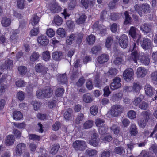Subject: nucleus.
<instances>
[{"label": "nucleus", "instance_id": "obj_1", "mask_svg": "<svg viewBox=\"0 0 157 157\" xmlns=\"http://www.w3.org/2000/svg\"><path fill=\"white\" fill-rule=\"evenodd\" d=\"M53 90L49 86L44 87L43 90H38L36 92V96L37 98H41L42 97L49 98L53 94Z\"/></svg>", "mask_w": 157, "mask_h": 157}, {"label": "nucleus", "instance_id": "obj_2", "mask_svg": "<svg viewBox=\"0 0 157 157\" xmlns=\"http://www.w3.org/2000/svg\"><path fill=\"white\" fill-rule=\"evenodd\" d=\"M138 49V48L136 44L133 43L130 48L129 51L132 52L130 56V60H132L136 63H137V60L140 58V53Z\"/></svg>", "mask_w": 157, "mask_h": 157}, {"label": "nucleus", "instance_id": "obj_3", "mask_svg": "<svg viewBox=\"0 0 157 157\" xmlns=\"http://www.w3.org/2000/svg\"><path fill=\"white\" fill-rule=\"evenodd\" d=\"M135 11L140 16H142L143 13H148L150 8V6L147 4H143L139 5L136 4L134 6Z\"/></svg>", "mask_w": 157, "mask_h": 157}, {"label": "nucleus", "instance_id": "obj_4", "mask_svg": "<svg viewBox=\"0 0 157 157\" xmlns=\"http://www.w3.org/2000/svg\"><path fill=\"white\" fill-rule=\"evenodd\" d=\"M124 110V108L122 105L119 104H116L112 106L111 111H109L108 115H110L112 116L116 117L120 114Z\"/></svg>", "mask_w": 157, "mask_h": 157}, {"label": "nucleus", "instance_id": "obj_5", "mask_svg": "<svg viewBox=\"0 0 157 157\" xmlns=\"http://www.w3.org/2000/svg\"><path fill=\"white\" fill-rule=\"evenodd\" d=\"M74 148L76 151H83L87 147L86 142L82 140H76L73 144Z\"/></svg>", "mask_w": 157, "mask_h": 157}, {"label": "nucleus", "instance_id": "obj_6", "mask_svg": "<svg viewBox=\"0 0 157 157\" xmlns=\"http://www.w3.org/2000/svg\"><path fill=\"white\" fill-rule=\"evenodd\" d=\"M140 44L143 48L145 50H147L151 48L152 44L151 40L148 38H144L141 40Z\"/></svg>", "mask_w": 157, "mask_h": 157}, {"label": "nucleus", "instance_id": "obj_7", "mask_svg": "<svg viewBox=\"0 0 157 157\" xmlns=\"http://www.w3.org/2000/svg\"><path fill=\"white\" fill-rule=\"evenodd\" d=\"M133 75V71L131 68H127L123 73L124 79L127 81L131 80L132 78Z\"/></svg>", "mask_w": 157, "mask_h": 157}, {"label": "nucleus", "instance_id": "obj_8", "mask_svg": "<svg viewBox=\"0 0 157 157\" xmlns=\"http://www.w3.org/2000/svg\"><path fill=\"white\" fill-rule=\"evenodd\" d=\"M118 42L121 48L124 49L126 48L128 43L127 36L125 34L122 35L119 37Z\"/></svg>", "mask_w": 157, "mask_h": 157}, {"label": "nucleus", "instance_id": "obj_9", "mask_svg": "<svg viewBox=\"0 0 157 157\" xmlns=\"http://www.w3.org/2000/svg\"><path fill=\"white\" fill-rule=\"evenodd\" d=\"M153 26L152 23H145L140 26V29L147 34L151 32Z\"/></svg>", "mask_w": 157, "mask_h": 157}, {"label": "nucleus", "instance_id": "obj_10", "mask_svg": "<svg viewBox=\"0 0 157 157\" xmlns=\"http://www.w3.org/2000/svg\"><path fill=\"white\" fill-rule=\"evenodd\" d=\"M99 139L97 134L94 133L92 136L91 138L89 141V144L94 147H98L99 146Z\"/></svg>", "mask_w": 157, "mask_h": 157}, {"label": "nucleus", "instance_id": "obj_11", "mask_svg": "<svg viewBox=\"0 0 157 157\" xmlns=\"http://www.w3.org/2000/svg\"><path fill=\"white\" fill-rule=\"evenodd\" d=\"M113 82L110 85L111 89L114 90L119 88L121 86L120 83L121 81V78L119 77H116L113 79Z\"/></svg>", "mask_w": 157, "mask_h": 157}, {"label": "nucleus", "instance_id": "obj_12", "mask_svg": "<svg viewBox=\"0 0 157 157\" xmlns=\"http://www.w3.org/2000/svg\"><path fill=\"white\" fill-rule=\"evenodd\" d=\"M37 41L38 44L43 46H47L49 43V40L45 36H39L37 38Z\"/></svg>", "mask_w": 157, "mask_h": 157}, {"label": "nucleus", "instance_id": "obj_13", "mask_svg": "<svg viewBox=\"0 0 157 157\" xmlns=\"http://www.w3.org/2000/svg\"><path fill=\"white\" fill-rule=\"evenodd\" d=\"M144 89L145 94L147 96L149 97L151 96L155 93V90L149 84H146L145 86Z\"/></svg>", "mask_w": 157, "mask_h": 157}, {"label": "nucleus", "instance_id": "obj_14", "mask_svg": "<svg viewBox=\"0 0 157 157\" xmlns=\"http://www.w3.org/2000/svg\"><path fill=\"white\" fill-rule=\"evenodd\" d=\"M26 147V144L23 143L18 144L15 148L16 154L18 156L21 155L22 154V151L25 150Z\"/></svg>", "mask_w": 157, "mask_h": 157}, {"label": "nucleus", "instance_id": "obj_15", "mask_svg": "<svg viewBox=\"0 0 157 157\" xmlns=\"http://www.w3.org/2000/svg\"><path fill=\"white\" fill-rule=\"evenodd\" d=\"M35 68L37 72L42 73L43 74H46L48 70L47 67L40 63L37 64L35 66Z\"/></svg>", "mask_w": 157, "mask_h": 157}, {"label": "nucleus", "instance_id": "obj_16", "mask_svg": "<svg viewBox=\"0 0 157 157\" xmlns=\"http://www.w3.org/2000/svg\"><path fill=\"white\" fill-rule=\"evenodd\" d=\"M147 70L144 67H139L137 69L136 74L138 77H144L147 74Z\"/></svg>", "mask_w": 157, "mask_h": 157}, {"label": "nucleus", "instance_id": "obj_17", "mask_svg": "<svg viewBox=\"0 0 157 157\" xmlns=\"http://www.w3.org/2000/svg\"><path fill=\"white\" fill-rule=\"evenodd\" d=\"M14 141L15 139L13 135H8L6 137L5 143L7 146H11L14 144Z\"/></svg>", "mask_w": 157, "mask_h": 157}, {"label": "nucleus", "instance_id": "obj_18", "mask_svg": "<svg viewBox=\"0 0 157 157\" xmlns=\"http://www.w3.org/2000/svg\"><path fill=\"white\" fill-rule=\"evenodd\" d=\"M62 53L61 52L56 51L52 53V57L55 61H60L62 58Z\"/></svg>", "mask_w": 157, "mask_h": 157}, {"label": "nucleus", "instance_id": "obj_19", "mask_svg": "<svg viewBox=\"0 0 157 157\" xmlns=\"http://www.w3.org/2000/svg\"><path fill=\"white\" fill-rule=\"evenodd\" d=\"M50 9L53 13H58L61 11V8L58 3L55 2L51 6Z\"/></svg>", "mask_w": 157, "mask_h": 157}, {"label": "nucleus", "instance_id": "obj_20", "mask_svg": "<svg viewBox=\"0 0 157 157\" xmlns=\"http://www.w3.org/2000/svg\"><path fill=\"white\" fill-rule=\"evenodd\" d=\"M109 59L107 55L105 54H102L98 58L97 60L100 64H103L105 62H107Z\"/></svg>", "mask_w": 157, "mask_h": 157}, {"label": "nucleus", "instance_id": "obj_21", "mask_svg": "<svg viewBox=\"0 0 157 157\" xmlns=\"http://www.w3.org/2000/svg\"><path fill=\"white\" fill-rule=\"evenodd\" d=\"M58 82L60 84H66L67 82V79L65 74L59 75L57 76Z\"/></svg>", "mask_w": 157, "mask_h": 157}, {"label": "nucleus", "instance_id": "obj_22", "mask_svg": "<svg viewBox=\"0 0 157 157\" xmlns=\"http://www.w3.org/2000/svg\"><path fill=\"white\" fill-rule=\"evenodd\" d=\"M11 21L10 18L6 17L2 18L1 21V24L4 27H8L11 24Z\"/></svg>", "mask_w": 157, "mask_h": 157}, {"label": "nucleus", "instance_id": "obj_23", "mask_svg": "<svg viewBox=\"0 0 157 157\" xmlns=\"http://www.w3.org/2000/svg\"><path fill=\"white\" fill-rule=\"evenodd\" d=\"M85 153L86 155L90 157L96 155L98 151L95 149L88 148L86 150Z\"/></svg>", "mask_w": 157, "mask_h": 157}, {"label": "nucleus", "instance_id": "obj_24", "mask_svg": "<svg viewBox=\"0 0 157 157\" xmlns=\"http://www.w3.org/2000/svg\"><path fill=\"white\" fill-rule=\"evenodd\" d=\"M76 36L75 34H72L67 37L66 43L68 45H71L75 39Z\"/></svg>", "mask_w": 157, "mask_h": 157}, {"label": "nucleus", "instance_id": "obj_25", "mask_svg": "<svg viewBox=\"0 0 157 157\" xmlns=\"http://www.w3.org/2000/svg\"><path fill=\"white\" fill-rule=\"evenodd\" d=\"M5 68L11 70L13 67V61L10 59H7L4 63Z\"/></svg>", "mask_w": 157, "mask_h": 157}, {"label": "nucleus", "instance_id": "obj_26", "mask_svg": "<svg viewBox=\"0 0 157 157\" xmlns=\"http://www.w3.org/2000/svg\"><path fill=\"white\" fill-rule=\"evenodd\" d=\"M132 87V91L136 92H139L141 89V86L139 84V82H135L133 83Z\"/></svg>", "mask_w": 157, "mask_h": 157}, {"label": "nucleus", "instance_id": "obj_27", "mask_svg": "<svg viewBox=\"0 0 157 157\" xmlns=\"http://www.w3.org/2000/svg\"><path fill=\"white\" fill-rule=\"evenodd\" d=\"M140 60L144 65H148L150 63V59L148 56L144 55L140 59Z\"/></svg>", "mask_w": 157, "mask_h": 157}, {"label": "nucleus", "instance_id": "obj_28", "mask_svg": "<svg viewBox=\"0 0 157 157\" xmlns=\"http://www.w3.org/2000/svg\"><path fill=\"white\" fill-rule=\"evenodd\" d=\"M40 20V18L36 15L34 14L30 20V23H31L32 25L34 26L38 23Z\"/></svg>", "mask_w": 157, "mask_h": 157}, {"label": "nucleus", "instance_id": "obj_29", "mask_svg": "<svg viewBox=\"0 0 157 157\" xmlns=\"http://www.w3.org/2000/svg\"><path fill=\"white\" fill-rule=\"evenodd\" d=\"M55 23L58 26H60L63 22L62 18L58 15H56L55 16L54 20Z\"/></svg>", "mask_w": 157, "mask_h": 157}, {"label": "nucleus", "instance_id": "obj_30", "mask_svg": "<svg viewBox=\"0 0 157 157\" xmlns=\"http://www.w3.org/2000/svg\"><path fill=\"white\" fill-rule=\"evenodd\" d=\"M83 101L86 103H90L92 101V99L91 95L89 93H87L83 95Z\"/></svg>", "mask_w": 157, "mask_h": 157}, {"label": "nucleus", "instance_id": "obj_31", "mask_svg": "<svg viewBox=\"0 0 157 157\" xmlns=\"http://www.w3.org/2000/svg\"><path fill=\"white\" fill-rule=\"evenodd\" d=\"M118 71L116 68H111L109 69L107 73V75L108 76L112 77L114 76L117 74Z\"/></svg>", "mask_w": 157, "mask_h": 157}, {"label": "nucleus", "instance_id": "obj_32", "mask_svg": "<svg viewBox=\"0 0 157 157\" xmlns=\"http://www.w3.org/2000/svg\"><path fill=\"white\" fill-rule=\"evenodd\" d=\"M40 57V54L36 52H34L31 54L30 59L31 61H35L37 60Z\"/></svg>", "mask_w": 157, "mask_h": 157}, {"label": "nucleus", "instance_id": "obj_33", "mask_svg": "<svg viewBox=\"0 0 157 157\" xmlns=\"http://www.w3.org/2000/svg\"><path fill=\"white\" fill-rule=\"evenodd\" d=\"M59 148L60 146L59 144H54L51 149L50 153L52 155L55 154L57 153Z\"/></svg>", "mask_w": 157, "mask_h": 157}, {"label": "nucleus", "instance_id": "obj_34", "mask_svg": "<svg viewBox=\"0 0 157 157\" xmlns=\"http://www.w3.org/2000/svg\"><path fill=\"white\" fill-rule=\"evenodd\" d=\"M86 40L89 45H92L95 42V36L93 35H90L86 38Z\"/></svg>", "mask_w": 157, "mask_h": 157}, {"label": "nucleus", "instance_id": "obj_35", "mask_svg": "<svg viewBox=\"0 0 157 157\" xmlns=\"http://www.w3.org/2000/svg\"><path fill=\"white\" fill-rule=\"evenodd\" d=\"M22 117L23 115L20 111H15L13 113V118L15 120H20Z\"/></svg>", "mask_w": 157, "mask_h": 157}, {"label": "nucleus", "instance_id": "obj_36", "mask_svg": "<svg viewBox=\"0 0 157 157\" xmlns=\"http://www.w3.org/2000/svg\"><path fill=\"white\" fill-rule=\"evenodd\" d=\"M130 132L132 136H134L136 135L138 132V131L136 125L134 124L131 125L130 129Z\"/></svg>", "mask_w": 157, "mask_h": 157}, {"label": "nucleus", "instance_id": "obj_37", "mask_svg": "<svg viewBox=\"0 0 157 157\" xmlns=\"http://www.w3.org/2000/svg\"><path fill=\"white\" fill-rule=\"evenodd\" d=\"M124 61V59L123 57L117 56L113 61V63L116 65H119L123 63Z\"/></svg>", "mask_w": 157, "mask_h": 157}, {"label": "nucleus", "instance_id": "obj_38", "mask_svg": "<svg viewBox=\"0 0 157 157\" xmlns=\"http://www.w3.org/2000/svg\"><path fill=\"white\" fill-rule=\"evenodd\" d=\"M5 78H1L0 79V83L1 84L0 92L3 93L5 92L7 89V86L6 85L2 83L4 82Z\"/></svg>", "mask_w": 157, "mask_h": 157}, {"label": "nucleus", "instance_id": "obj_39", "mask_svg": "<svg viewBox=\"0 0 157 157\" xmlns=\"http://www.w3.org/2000/svg\"><path fill=\"white\" fill-rule=\"evenodd\" d=\"M144 98V96L142 95H140L139 97L136 98L133 101V104L136 106L138 105Z\"/></svg>", "mask_w": 157, "mask_h": 157}, {"label": "nucleus", "instance_id": "obj_40", "mask_svg": "<svg viewBox=\"0 0 157 157\" xmlns=\"http://www.w3.org/2000/svg\"><path fill=\"white\" fill-rule=\"evenodd\" d=\"M86 18V16L84 14L81 15L78 18H77L76 22L78 24H82L84 23Z\"/></svg>", "mask_w": 157, "mask_h": 157}, {"label": "nucleus", "instance_id": "obj_41", "mask_svg": "<svg viewBox=\"0 0 157 157\" xmlns=\"http://www.w3.org/2000/svg\"><path fill=\"white\" fill-rule=\"evenodd\" d=\"M101 48L99 45H96L93 47L91 48V52L93 54H96L101 52Z\"/></svg>", "mask_w": 157, "mask_h": 157}, {"label": "nucleus", "instance_id": "obj_42", "mask_svg": "<svg viewBox=\"0 0 157 157\" xmlns=\"http://www.w3.org/2000/svg\"><path fill=\"white\" fill-rule=\"evenodd\" d=\"M124 14L125 15V21L124 22V24L125 25H127L129 23L131 22L132 18L130 16L128 12L125 11L124 12Z\"/></svg>", "mask_w": 157, "mask_h": 157}, {"label": "nucleus", "instance_id": "obj_43", "mask_svg": "<svg viewBox=\"0 0 157 157\" xmlns=\"http://www.w3.org/2000/svg\"><path fill=\"white\" fill-rule=\"evenodd\" d=\"M93 121L90 120L86 121L83 125V128L85 129H87L91 128L93 125Z\"/></svg>", "mask_w": 157, "mask_h": 157}, {"label": "nucleus", "instance_id": "obj_44", "mask_svg": "<svg viewBox=\"0 0 157 157\" xmlns=\"http://www.w3.org/2000/svg\"><path fill=\"white\" fill-rule=\"evenodd\" d=\"M110 129L115 134L117 135L119 133L120 128L116 125L115 124H113L111 127Z\"/></svg>", "mask_w": 157, "mask_h": 157}, {"label": "nucleus", "instance_id": "obj_45", "mask_svg": "<svg viewBox=\"0 0 157 157\" xmlns=\"http://www.w3.org/2000/svg\"><path fill=\"white\" fill-rule=\"evenodd\" d=\"M64 92L63 88H57L55 92L56 95L58 97L62 96Z\"/></svg>", "mask_w": 157, "mask_h": 157}, {"label": "nucleus", "instance_id": "obj_46", "mask_svg": "<svg viewBox=\"0 0 157 157\" xmlns=\"http://www.w3.org/2000/svg\"><path fill=\"white\" fill-rule=\"evenodd\" d=\"M72 112V110L71 108H69L65 113L64 117L66 120H69L71 117V114Z\"/></svg>", "mask_w": 157, "mask_h": 157}, {"label": "nucleus", "instance_id": "obj_47", "mask_svg": "<svg viewBox=\"0 0 157 157\" xmlns=\"http://www.w3.org/2000/svg\"><path fill=\"white\" fill-rule=\"evenodd\" d=\"M136 29L132 26L131 27L129 31V34L133 38H135L136 37Z\"/></svg>", "mask_w": 157, "mask_h": 157}, {"label": "nucleus", "instance_id": "obj_48", "mask_svg": "<svg viewBox=\"0 0 157 157\" xmlns=\"http://www.w3.org/2000/svg\"><path fill=\"white\" fill-rule=\"evenodd\" d=\"M18 69L20 74L22 75H24L27 72V68L24 66H21L19 67Z\"/></svg>", "mask_w": 157, "mask_h": 157}, {"label": "nucleus", "instance_id": "obj_49", "mask_svg": "<svg viewBox=\"0 0 157 157\" xmlns=\"http://www.w3.org/2000/svg\"><path fill=\"white\" fill-rule=\"evenodd\" d=\"M42 57L43 59L45 61H48L50 58V54L48 51H46L43 52Z\"/></svg>", "mask_w": 157, "mask_h": 157}, {"label": "nucleus", "instance_id": "obj_50", "mask_svg": "<svg viewBox=\"0 0 157 157\" xmlns=\"http://www.w3.org/2000/svg\"><path fill=\"white\" fill-rule=\"evenodd\" d=\"M147 121V120L142 118L139 120L138 121L139 125L140 127L144 128H145Z\"/></svg>", "mask_w": 157, "mask_h": 157}, {"label": "nucleus", "instance_id": "obj_51", "mask_svg": "<svg viewBox=\"0 0 157 157\" xmlns=\"http://www.w3.org/2000/svg\"><path fill=\"white\" fill-rule=\"evenodd\" d=\"M95 123L96 126L99 128L101 126H104L105 125L104 123V121L100 118L97 119L95 121Z\"/></svg>", "mask_w": 157, "mask_h": 157}, {"label": "nucleus", "instance_id": "obj_52", "mask_svg": "<svg viewBox=\"0 0 157 157\" xmlns=\"http://www.w3.org/2000/svg\"><path fill=\"white\" fill-rule=\"evenodd\" d=\"M113 42V39L111 37H108L106 40L105 42V46L107 48H109L111 47Z\"/></svg>", "mask_w": 157, "mask_h": 157}, {"label": "nucleus", "instance_id": "obj_53", "mask_svg": "<svg viewBox=\"0 0 157 157\" xmlns=\"http://www.w3.org/2000/svg\"><path fill=\"white\" fill-rule=\"evenodd\" d=\"M57 33L61 37H64L66 36L65 31L62 28H60L57 29Z\"/></svg>", "mask_w": 157, "mask_h": 157}, {"label": "nucleus", "instance_id": "obj_54", "mask_svg": "<svg viewBox=\"0 0 157 157\" xmlns=\"http://www.w3.org/2000/svg\"><path fill=\"white\" fill-rule=\"evenodd\" d=\"M127 115L128 117L131 119H134L136 117V113L132 110L129 111Z\"/></svg>", "mask_w": 157, "mask_h": 157}, {"label": "nucleus", "instance_id": "obj_55", "mask_svg": "<svg viewBox=\"0 0 157 157\" xmlns=\"http://www.w3.org/2000/svg\"><path fill=\"white\" fill-rule=\"evenodd\" d=\"M148 104L143 101L139 105V108L142 110H145L148 109Z\"/></svg>", "mask_w": 157, "mask_h": 157}, {"label": "nucleus", "instance_id": "obj_56", "mask_svg": "<svg viewBox=\"0 0 157 157\" xmlns=\"http://www.w3.org/2000/svg\"><path fill=\"white\" fill-rule=\"evenodd\" d=\"M28 137L29 138L34 141H39L40 139V137L34 134H29Z\"/></svg>", "mask_w": 157, "mask_h": 157}, {"label": "nucleus", "instance_id": "obj_57", "mask_svg": "<svg viewBox=\"0 0 157 157\" xmlns=\"http://www.w3.org/2000/svg\"><path fill=\"white\" fill-rule=\"evenodd\" d=\"M90 112L92 115H96L98 113V107L95 105L91 106L90 109Z\"/></svg>", "mask_w": 157, "mask_h": 157}, {"label": "nucleus", "instance_id": "obj_58", "mask_svg": "<svg viewBox=\"0 0 157 157\" xmlns=\"http://www.w3.org/2000/svg\"><path fill=\"white\" fill-rule=\"evenodd\" d=\"M13 133L16 138L20 139L21 136V132L20 131L17 129L13 130Z\"/></svg>", "mask_w": 157, "mask_h": 157}, {"label": "nucleus", "instance_id": "obj_59", "mask_svg": "<svg viewBox=\"0 0 157 157\" xmlns=\"http://www.w3.org/2000/svg\"><path fill=\"white\" fill-rule=\"evenodd\" d=\"M15 85L17 87H24L26 85V82L23 80H20L15 82Z\"/></svg>", "mask_w": 157, "mask_h": 157}, {"label": "nucleus", "instance_id": "obj_60", "mask_svg": "<svg viewBox=\"0 0 157 157\" xmlns=\"http://www.w3.org/2000/svg\"><path fill=\"white\" fill-rule=\"evenodd\" d=\"M108 128L105 125L104 126H101L99 128V132L100 134L103 135L106 133Z\"/></svg>", "mask_w": 157, "mask_h": 157}, {"label": "nucleus", "instance_id": "obj_61", "mask_svg": "<svg viewBox=\"0 0 157 157\" xmlns=\"http://www.w3.org/2000/svg\"><path fill=\"white\" fill-rule=\"evenodd\" d=\"M46 34L49 37H53L55 34V32L51 28L48 29L46 31Z\"/></svg>", "mask_w": 157, "mask_h": 157}, {"label": "nucleus", "instance_id": "obj_62", "mask_svg": "<svg viewBox=\"0 0 157 157\" xmlns=\"http://www.w3.org/2000/svg\"><path fill=\"white\" fill-rule=\"evenodd\" d=\"M17 97L19 100H23L25 98L24 93L22 91H20L17 93Z\"/></svg>", "mask_w": 157, "mask_h": 157}, {"label": "nucleus", "instance_id": "obj_63", "mask_svg": "<svg viewBox=\"0 0 157 157\" xmlns=\"http://www.w3.org/2000/svg\"><path fill=\"white\" fill-rule=\"evenodd\" d=\"M61 124L59 122L56 121L52 126V128L54 131H56L61 127Z\"/></svg>", "mask_w": 157, "mask_h": 157}, {"label": "nucleus", "instance_id": "obj_64", "mask_svg": "<svg viewBox=\"0 0 157 157\" xmlns=\"http://www.w3.org/2000/svg\"><path fill=\"white\" fill-rule=\"evenodd\" d=\"M84 116L82 113L79 114L77 116L76 119V123L77 124H79L81 123L83 119Z\"/></svg>", "mask_w": 157, "mask_h": 157}]
</instances>
